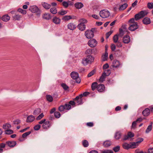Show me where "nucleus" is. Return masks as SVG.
<instances>
[{"instance_id":"39448f33","label":"nucleus","mask_w":153,"mask_h":153,"mask_svg":"<svg viewBox=\"0 0 153 153\" xmlns=\"http://www.w3.org/2000/svg\"><path fill=\"white\" fill-rule=\"evenodd\" d=\"M110 14L109 11L107 10H101L100 12V15L101 17L103 18L108 17Z\"/></svg>"},{"instance_id":"5fc2aeb1","label":"nucleus","mask_w":153,"mask_h":153,"mask_svg":"<svg viewBox=\"0 0 153 153\" xmlns=\"http://www.w3.org/2000/svg\"><path fill=\"white\" fill-rule=\"evenodd\" d=\"M111 71L110 69H108L106 70H105L104 72L103 73H105V75H106L107 76H109L111 73Z\"/></svg>"},{"instance_id":"338daca9","label":"nucleus","mask_w":153,"mask_h":153,"mask_svg":"<svg viewBox=\"0 0 153 153\" xmlns=\"http://www.w3.org/2000/svg\"><path fill=\"white\" fill-rule=\"evenodd\" d=\"M113 31H110L107 33L106 34V38L108 39V38L110 36L112 33Z\"/></svg>"},{"instance_id":"ddd939ff","label":"nucleus","mask_w":153,"mask_h":153,"mask_svg":"<svg viewBox=\"0 0 153 153\" xmlns=\"http://www.w3.org/2000/svg\"><path fill=\"white\" fill-rule=\"evenodd\" d=\"M105 89L104 85L102 84H100L98 85L97 90L100 92L103 91Z\"/></svg>"},{"instance_id":"9d476101","label":"nucleus","mask_w":153,"mask_h":153,"mask_svg":"<svg viewBox=\"0 0 153 153\" xmlns=\"http://www.w3.org/2000/svg\"><path fill=\"white\" fill-rule=\"evenodd\" d=\"M74 100L77 103L78 105H81L82 104V95H79L77 96L74 99Z\"/></svg>"},{"instance_id":"f8f14e48","label":"nucleus","mask_w":153,"mask_h":153,"mask_svg":"<svg viewBox=\"0 0 153 153\" xmlns=\"http://www.w3.org/2000/svg\"><path fill=\"white\" fill-rule=\"evenodd\" d=\"M67 27L68 29L73 30L76 28V26L74 23L70 22L68 24Z\"/></svg>"},{"instance_id":"8fccbe9b","label":"nucleus","mask_w":153,"mask_h":153,"mask_svg":"<svg viewBox=\"0 0 153 153\" xmlns=\"http://www.w3.org/2000/svg\"><path fill=\"white\" fill-rule=\"evenodd\" d=\"M102 153H113V151L111 150H104L102 151Z\"/></svg>"},{"instance_id":"b1692460","label":"nucleus","mask_w":153,"mask_h":153,"mask_svg":"<svg viewBox=\"0 0 153 153\" xmlns=\"http://www.w3.org/2000/svg\"><path fill=\"white\" fill-rule=\"evenodd\" d=\"M143 23L145 25H148L150 23L151 21L149 18L148 17H145L143 19Z\"/></svg>"},{"instance_id":"423d86ee","label":"nucleus","mask_w":153,"mask_h":153,"mask_svg":"<svg viewBox=\"0 0 153 153\" xmlns=\"http://www.w3.org/2000/svg\"><path fill=\"white\" fill-rule=\"evenodd\" d=\"M135 144V142H133L131 144L125 143L123 144V146L124 149H128L130 148L134 149L136 148Z\"/></svg>"},{"instance_id":"9b49d317","label":"nucleus","mask_w":153,"mask_h":153,"mask_svg":"<svg viewBox=\"0 0 153 153\" xmlns=\"http://www.w3.org/2000/svg\"><path fill=\"white\" fill-rule=\"evenodd\" d=\"M29 10L32 13H36L38 12L39 9L37 6L33 5L30 7Z\"/></svg>"},{"instance_id":"69168bd1","label":"nucleus","mask_w":153,"mask_h":153,"mask_svg":"<svg viewBox=\"0 0 153 153\" xmlns=\"http://www.w3.org/2000/svg\"><path fill=\"white\" fill-rule=\"evenodd\" d=\"M62 5L65 8L67 7L69 5L68 3L65 1H63L62 3Z\"/></svg>"},{"instance_id":"680f3d73","label":"nucleus","mask_w":153,"mask_h":153,"mask_svg":"<svg viewBox=\"0 0 153 153\" xmlns=\"http://www.w3.org/2000/svg\"><path fill=\"white\" fill-rule=\"evenodd\" d=\"M117 34L120 36H122L123 35L124 31L122 28H120L119 29V33Z\"/></svg>"},{"instance_id":"bf43d9fd","label":"nucleus","mask_w":153,"mask_h":153,"mask_svg":"<svg viewBox=\"0 0 153 153\" xmlns=\"http://www.w3.org/2000/svg\"><path fill=\"white\" fill-rule=\"evenodd\" d=\"M95 70H93L90 72L88 74V77H90L93 75L95 73Z\"/></svg>"},{"instance_id":"f3484780","label":"nucleus","mask_w":153,"mask_h":153,"mask_svg":"<svg viewBox=\"0 0 153 153\" xmlns=\"http://www.w3.org/2000/svg\"><path fill=\"white\" fill-rule=\"evenodd\" d=\"M61 19L56 16L54 17L52 19L53 22L56 25H59L60 23Z\"/></svg>"},{"instance_id":"5701e85b","label":"nucleus","mask_w":153,"mask_h":153,"mask_svg":"<svg viewBox=\"0 0 153 153\" xmlns=\"http://www.w3.org/2000/svg\"><path fill=\"white\" fill-rule=\"evenodd\" d=\"M111 141L106 140L104 141L103 143V146L105 147H107L111 145Z\"/></svg>"},{"instance_id":"7ed1b4c3","label":"nucleus","mask_w":153,"mask_h":153,"mask_svg":"<svg viewBox=\"0 0 153 153\" xmlns=\"http://www.w3.org/2000/svg\"><path fill=\"white\" fill-rule=\"evenodd\" d=\"M70 75L73 79L76 80V81L77 83H80L81 79L79 77V74L77 72L74 71L72 72Z\"/></svg>"},{"instance_id":"f704fd0d","label":"nucleus","mask_w":153,"mask_h":153,"mask_svg":"<svg viewBox=\"0 0 153 153\" xmlns=\"http://www.w3.org/2000/svg\"><path fill=\"white\" fill-rule=\"evenodd\" d=\"M82 145L84 147H87L89 145V143L86 140H84L82 141Z\"/></svg>"},{"instance_id":"ea45409f","label":"nucleus","mask_w":153,"mask_h":153,"mask_svg":"<svg viewBox=\"0 0 153 153\" xmlns=\"http://www.w3.org/2000/svg\"><path fill=\"white\" fill-rule=\"evenodd\" d=\"M119 36L117 34L115 35L113 37V40L114 43H116L118 41V36Z\"/></svg>"},{"instance_id":"603ef678","label":"nucleus","mask_w":153,"mask_h":153,"mask_svg":"<svg viewBox=\"0 0 153 153\" xmlns=\"http://www.w3.org/2000/svg\"><path fill=\"white\" fill-rule=\"evenodd\" d=\"M65 109L67 110H69L71 108V106L70 105L69 103L68 104H66L65 105Z\"/></svg>"},{"instance_id":"c85d7f7f","label":"nucleus","mask_w":153,"mask_h":153,"mask_svg":"<svg viewBox=\"0 0 153 153\" xmlns=\"http://www.w3.org/2000/svg\"><path fill=\"white\" fill-rule=\"evenodd\" d=\"M11 127V125L8 123H6L4 124L2 126V128L3 129L6 130L10 128Z\"/></svg>"},{"instance_id":"4be33fe9","label":"nucleus","mask_w":153,"mask_h":153,"mask_svg":"<svg viewBox=\"0 0 153 153\" xmlns=\"http://www.w3.org/2000/svg\"><path fill=\"white\" fill-rule=\"evenodd\" d=\"M10 19V17L8 15H3L1 18L2 20L5 22L8 21Z\"/></svg>"},{"instance_id":"6ab92c4d","label":"nucleus","mask_w":153,"mask_h":153,"mask_svg":"<svg viewBox=\"0 0 153 153\" xmlns=\"http://www.w3.org/2000/svg\"><path fill=\"white\" fill-rule=\"evenodd\" d=\"M35 119V117L33 116L30 115L27 117L26 121L28 123H31Z\"/></svg>"},{"instance_id":"0eeeda50","label":"nucleus","mask_w":153,"mask_h":153,"mask_svg":"<svg viewBox=\"0 0 153 153\" xmlns=\"http://www.w3.org/2000/svg\"><path fill=\"white\" fill-rule=\"evenodd\" d=\"M122 66V64L118 60H114L112 62L111 66L113 68H118L121 67Z\"/></svg>"},{"instance_id":"09e8293b","label":"nucleus","mask_w":153,"mask_h":153,"mask_svg":"<svg viewBox=\"0 0 153 153\" xmlns=\"http://www.w3.org/2000/svg\"><path fill=\"white\" fill-rule=\"evenodd\" d=\"M31 133V131H28L27 132H25L22 135V138H25L27 136L30 134Z\"/></svg>"},{"instance_id":"4c0bfd02","label":"nucleus","mask_w":153,"mask_h":153,"mask_svg":"<svg viewBox=\"0 0 153 153\" xmlns=\"http://www.w3.org/2000/svg\"><path fill=\"white\" fill-rule=\"evenodd\" d=\"M50 11L53 14H56L57 13V10L55 7H52L50 9Z\"/></svg>"},{"instance_id":"412c9836","label":"nucleus","mask_w":153,"mask_h":153,"mask_svg":"<svg viewBox=\"0 0 153 153\" xmlns=\"http://www.w3.org/2000/svg\"><path fill=\"white\" fill-rule=\"evenodd\" d=\"M77 27L79 29L82 31L84 30L85 29L86 27L85 24L80 23L78 25Z\"/></svg>"},{"instance_id":"864d4df0","label":"nucleus","mask_w":153,"mask_h":153,"mask_svg":"<svg viewBox=\"0 0 153 153\" xmlns=\"http://www.w3.org/2000/svg\"><path fill=\"white\" fill-rule=\"evenodd\" d=\"M65 109L64 105H61L59 107V110L60 112L63 111Z\"/></svg>"},{"instance_id":"e2e57ef3","label":"nucleus","mask_w":153,"mask_h":153,"mask_svg":"<svg viewBox=\"0 0 153 153\" xmlns=\"http://www.w3.org/2000/svg\"><path fill=\"white\" fill-rule=\"evenodd\" d=\"M137 122L136 121H134L132 124V125L131 127V128H133L134 129L136 128V126L137 124Z\"/></svg>"},{"instance_id":"052dcab7","label":"nucleus","mask_w":153,"mask_h":153,"mask_svg":"<svg viewBox=\"0 0 153 153\" xmlns=\"http://www.w3.org/2000/svg\"><path fill=\"white\" fill-rule=\"evenodd\" d=\"M142 18L139 13L136 14L135 16V19L136 20H138Z\"/></svg>"},{"instance_id":"393cba45","label":"nucleus","mask_w":153,"mask_h":153,"mask_svg":"<svg viewBox=\"0 0 153 153\" xmlns=\"http://www.w3.org/2000/svg\"><path fill=\"white\" fill-rule=\"evenodd\" d=\"M42 17L43 19L46 20H49L51 18V16L50 14L46 13L43 14Z\"/></svg>"},{"instance_id":"c756f323","label":"nucleus","mask_w":153,"mask_h":153,"mask_svg":"<svg viewBox=\"0 0 153 153\" xmlns=\"http://www.w3.org/2000/svg\"><path fill=\"white\" fill-rule=\"evenodd\" d=\"M41 111V109L39 108L36 109L33 112V114L35 115H37L39 114Z\"/></svg>"},{"instance_id":"c03bdc74","label":"nucleus","mask_w":153,"mask_h":153,"mask_svg":"<svg viewBox=\"0 0 153 153\" xmlns=\"http://www.w3.org/2000/svg\"><path fill=\"white\" fill-rule=\"evenodd\" d=\"M93 50H94V49H88L85 51V53L87 54H91L92 53Z\"/></svg>"},{"instance_id":"7c9ffc66","label":"nucleus","mask_w":153,"mask_h":153,"mask_svg":"<svg viewBox=\"0 0 153 153\" xmlns=\"http://www.w3.org/2000/svg\"><path fill=\"white\" fill-rule=\"evenodd\" d=\"M152 124L153 123L152 122H151L150 125L148 126L146 130V133H149L152 130Z\"/></svg>"},{"instance_id":"20e7f679","label":"nucleus","mask_w":153,"mask_h":153,"mask_svg":"<svg viewBox=\"0 0 153 153\" xmlns=\"http://www.w3.org/2000/svg\"><path fill=\"white\" fill-rule=\"evenodd\" d=\"M94 30V29L92 28L91 30H86L85 33V35L86 38L88 39H90L93 38L94 36L93 30Z\"/></svg>"},{"instance_id":"0e129e2a","label":"nucleus","mask_w":153,"mask_h":153,"mask_svg":"<svg viewBox=\"0 0 153 153\" xmlns=\"http://www.w3.org/2000/svg\"><path fill=\"white\" fill-rule=\"evenodd\" d=\"M147 7L149 9L153 8V3H148L147 4Z\"/></svg>"},{"instance_id":"a19ab883","label":"nucleus","mask_w":153,"mask_h":153,"mask_svg":"<svg viewBox=\"0 0 153 153\" xmlns=\"http://www.w3.org/2000/svg\"><path fill=\"white\" fill-rule=\"evenodd\" d=\"M5 134H11L13 133V131L10 129H7L4 131Z\"/></svg>"},{"instance_id":"37998d69","label":"nucleus","mask_w":153,"mask_h":153,"mask_svg":"<svg viewBox=\"0 0 153 153\" xmlns=\"http://www.w3.org/2000/svg\"><path fill=\"white\" fill-rule=\"evenodd\" d=\"M46 99L49 102H51L53 101V98L52 96L48 95H46Z\"/></svg>"},{"instance_id":"4468645a","label":"nucleus","mask_w":153,"mask_h":153,"mask_svg":"<svg viewBox=\"0 0 153 153\" xmlns=\"http://www.w3.org/2000/svg\"><path fill=\"white\" fill-rule=\"evenodd\" d=\"M6 144L8 146L13 148L14 147L16 144V142L14 141H9L6 142Z\"/></svg>"},{"instance_id":"6e6d98bb","label":"nucleus","mask_w":153,"mask_h":153,"mask_svg":"<svg viewBox=\"0 0 153 153\" xmlns=\"http://www.w3.org/2000/svg\"><path fill=\"white\" fill-rule=\"evenodd\" d=\"M40 124H37L36 125V126H35L34 127V129L35 130H36V131H37V130H38L40 128V127H41V126L40 125Z\"/></svg>"},{"instance_id":"aec40b11","label":"nucleus","mask_w":153,"mask_h":153,"mask_svg":"<svg viewBox=\"0 0 153 153\" xmlns=\"http://www.w3.org/2000/svg\"><path fill=\"white\" fill-rule=\"evenodd\" d=\"M128 6L127 3H124L120 5L118 9L120 11H122L125 10Z\"/></svg>"},{"instance_id":"dca6fc26","label":"nucleus","mask_w":153,"mask_h":153,"mask_svg":"<svg viewBox=\"0 0 153 153\" xmlns=\"http://www.w3.org/2000/svg\"><path fill=\"white\" fill-rule=\"evenodd\" d=\"M123 42L125 44H128L130 41V37L127 35L125 36L123 38Z\"/></svg>"},{"instance_id":"e433bc0d","label":"nucleus","mask_w":153,"mask_h":153,"mask_svg":"<svg viewBox=\"0 0 153 153\" xmlns=\"http://www.w3.org/2000/svg\"><path fill=\"white\" fill-rule=\"evenodd\" d=\"M143 140V139L142 138H139L137 139V142H135V147L136 148L137 146H138V143H140L142 142Z\"/></svg>"},{"instance_id":"a18cd8bd","label":"nucleus","mask_w":153,"mask_h":153,"mask_svg":"<svg viewBox=\"0 0 153 153\" xmlns=\"http://www.w3.org/2000/svg\"><path fill=\"white\" fill-rule=\"evenodd\" d=\"M142 18L143 17L146 15L147 14L146 11H142L139 13Z\"/></svg>"},{"instance_id":"79ce46f5","label":"nucleus","mask_w":153,"mask_h":153,"mask_svg":"<svg viewBox=\"0 0 153 153\" xmlns=\"http://www.w3.org/2000/svg\"><path fill=\"white\" fill-rule=\"evenodd\" d=\"M17 11L18 12L21 13L23 15L26 14L27 13L26 10H24L21 8H19L18 9Z\"/></svg>"},{"instance_id":"de8ad7c7","label":"nucleus","mask_w":153,"mask_h":153,"mask_svg":"<svg viewBox=\"0 0 153 153\" xmlns=\"http://www.w3.org/2000/svg\"><path fill=\"white\" fill-rule=\"evenodd\" d=\"M79 22L80 23H82L83 24H85V23H86L87 22V20L83 18L81 19H79Z\"/></svg>"},{"instance_id":"72a5a7b5","label":"nucleus","mask_w":153,"mask_h":153,"mask_svg":"<svg viewBox=\"0 0 153 153\" xmlns=\"http://www.w3.org/2000/svg\"><path fill=\"white\" fill-rule=\"evenodd\" d=\"M121 136V133L120 132L118 131L116 133L114 137L116 139L118 140L120 138Z\"/></svg>"},{"instance_id":"c9c22d12","label":"nucleus","mask_w":153,"mask_h":153,"mask_svg":"<svg viewBox=\"0 0 153 153\" xmlns=\"http://www.w3.org/2000/svg\"><path fill=\"white\" fill-rule=\"evenodd\" d=\"M14 20H19L21 18V16L19 14H16L13 16Z\"/></svg>"},{"instance_id":"58836bf2","label":"nucleus","mask_w":153,"mask_h":153,"mask_svg":"<svg viewBox=\"0 0 153 153\" xmlns=\"http://www.w3.org/2000/svg\"><path fill=\"white\" fill-rule=\"evenodd\" d=\"M67 13V11L66 10L62 9L60 11L58 12V13L61 15L63 16Z\"/></svg>"},{"instance_id":"6e6552de","label":"nucleus","mask_w":153,"mask_h":153,"mask_svg":"<svg viewBox=\"0 0 153 153\" xmlns=\"http://www.w3.org/2000/svg\"><path fill=\"white\" fill-rule=\"evenodd\" d=\"M97 42L94 39L89 40L88 42V45L91 48L97 46Z\"/></svg>"},{"instance_id":"f03ea898","label":"nucleus","mask_w":153,"mask_h":153,"mask_svg":"<svg viewBox=\"0 0 153 153\" xmlns=\"http://www.w3.org/2000/svg\"><path fill=\"white\" fill-rule=\"evenodd\" d=\"M46 120L44 119L40 121L39 123L40 124H42V127L45 129L47 130L51 127L52 125V123L49 121H46Z\"/></svg>"},{"instance_id":"a878e982","label":"nucleus","mask_w":153,"mask_h":153,"mask_svg":"<svg viewBox=\"0 0 153 153\" xmlns=\"http://www.w3.org/2000/svg\"><path fill=\"white\" fill-rule=\"evenodd\" d=\"M75 6L76 8L80 9L83 7V5L81 2H77L75 4Z\"/></svg>"},{"instance_id":"3c124183","label":"nucleus","mask_w":153,"mask_h":153,"mask_svg":"<svg viewBox=\"0 0 153 153\" xmlns=\"http://www.w3.org/2000/svg\"><path fill=\"white\" fill-rule=\"evenodd\" d=\"M113 149L114 152H117L120 150V146H117L113 148Z\"/></svg>"},{"instance_id":"774afa93","label":"nucleus","mask_w":153,"mask_h":153,"mask_svg":"<svg viewBox=\"0 0 153 153\" xmlns=\"http://www.w3.org/2000/svg\"><path fill=\"white\" fill-rule=\"evenodd\" d=\"M127 134L129 138H131L134 136V134L131 132H128Z\"/></svg>"},{"instance_id":"f257e3e1","label":"nucleus","mask_w":153,"mask_h":153,"mask_svg":"<svg viewBox=\"0 0 153 153\" xmlns=\"http://www.w3.org/2000/svg\"><path fill=\"white\" fill-rule=\"evenodd\" d=\"M94 57L91 55H88L86 58L83 59L82 63L84 66L87 65L88 64H91L94 60Z\"/></svg>"},{"instance_id":"1a4fd4ad","label":"nucleus","mask_w":153,"mask_h":153,"mask_svg":"<svg viewBox=\"0 0 153 153\" xmlns=\"http://www.w3.org/2000/svg\"><path fill=\"white\" fill-rule=\"evenodd\" d=\"M138 28V26L137 23H134L132 24H130V26L128 27L129 30L131 31H134Z\"/></svg>"},{"instance_id":"bb28decb","label":"nucleus","mask_w":153,"mask_h":153,"mask_svg":"<svg viewBox=\"0 0 153 153\" xmlns=\"http://www.w3.org/2000/svg\"><path fill=\"white\" fill-rule=\"evenodd\" d=\"M108 57V53L107 51H105L104 55H102V61H105L107 60Z\"/></svg>"},{"instance_id":"49530a36","label":"nucleus","mask_w":153,"mask_h":153,"mask_svg":"<svg viewBox=\"0 0 153 153\" xmlns=\"http://www.w3.org/2000/svg\"><path fill=\"white\" fill-rule=\"evenodd\" d=\"M54 115L55 117L57 118H59L61 116L60 113L58 111H56L54 112Z\"/></svg>"},{"instance_id":"473e14b6","label":"nucleus","mask_w":153,"mask_h":153,"mask_svg":"<svg viewBox=\"0 0 153 153\" xmlns=\"http://www.w3.org/2000/svg\"><path fill=\"white\" fill-rule=\"evenodd\" d=\"M97 82H95L93 83L91 85V88L93 91L95 90L96 89H97Z\"/></svg>"},{"instance_id":"2f4dec72","label":"nucleus","mask_w":153,"mask_h":153,"mask_svg":"<svg viewBox=\"0 0 153 153\" xmlns=\"http://www.w3.org/2000/svg\"><path fill=\"white\" fill-rule=\"evenodd\" d=\"M106 76V75H105V73H103L100 78V82H102L104 81L105 80V79Z\"/></svg>"},{"instance_id":"4d7b16f0","label":"nucleus","mask_w":153,"mask_h":153,"mask_svg":"<svg viewBox=\"0 0 153 153\" xmlns=\"http://www.w3.org/2000/svg\"><path fill=\"white\" fill-rule=\"evenodd\" d=\"M44 117V115L43 113L41 114H39L36 118L37 120H39L41 119Z\"/></svg>"},{"instance_id":"a211bd4d","label":"nucleus","mask_w":153,"mask_h":153,"mask_svg":"<svg viewBox=\"0 0 153 153\" xmlns=\"http://www.w3.org/2000/svg\"><path fill=\"white\" fill-rule=\"evenodd\" d=\"M41 4L44 8L47 10L49 9L51 7V5L50 4L45 2H42Z\"/></svg>"},{"instance_id":"cd10ccee","label":"nucleus","mask_w":153,"mask_h":153,"mask_svg":"<svg viewBox=\"0 0 153 153\" xmlns=\"http://www.w3.org/2000/svg\"><path fill=\"white\" fill-rule=\"evenodd\" d=\"M72 19V17L70 15L65 16L63 17L62 19L64 21H68Z\"/></svg>"},{"instance_id":"13d9d810","label":"nucleus","mask_w":153,"mask_h":153,"mask_svg":"<svg viewBox=\"0 0 153 153\" xmlns=\"http://www.w3.org/2000/svg\"><path fill=\"white\" fill-rule=\"evenodd\" d=\"M61 86L65 90H68L69 88L64 83H62L61 84Z\"/></svg>"},{"instance_id":"2eb2a0df","label":"nucleus","mask_w":153,"mask_h":153,"mask_svg":"<svg viewBox=\"0 0 153 153\" xmlns=\"http://www.w3.org/2000/svg\"><path fill=\"white\" fill-rule=\"evenodd\" d=\"M150 113V109L149 108H146L142 112V114L144 117H147L149 115Z\"/></svg>"}]
</instances>
